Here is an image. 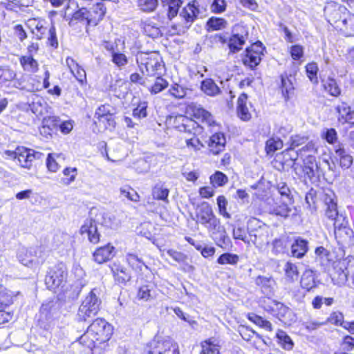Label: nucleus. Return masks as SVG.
I'll use <instances>...</instances> for the list:
<instances>
[{
  "instance_id": "1",
  "label": "nucleus",
  "mask_w": 354,
  "mask_h": 354,
  "mask_svg": "<svg viewBox=\"0 0 354 354\" xmlns=\"http://www.w3.org/2000/svg\"><path fill=\"white\" fill-rule=\"evenodd\" d=\"M111 326L103 319H96L80 337V343L91 351L107 342L111 335Z\"/></svg>"
},
{
  "instance_id": "2",
  "label": "nucleus",
  "mask_w": 354,
  "mask_h": 354,
  "mask_svg": "<svg viewBox=\"0 0 354 354\" xmlns=\"http://www.w3.org/2000/svg\"><path fill=\"white\" fill-rule=\"evenodd\" d=\"M175 124L176 128L179 131L187 134V136L184 138L187 147L199 150L203 147V144L196 136V133L200 131V126L196 121L180 115L176 118Z\"/></svg>"
},
{
  "instance_id": "3",
  "label": "nucleus",
  "mask_w": 354,
  "mask_h": 354,
  "mask_svg": "<svg viewBox=\"0 0 354 354\" xmlns=\"http://www.w3.org/2000/svg\"><path fill=\"white\" fill-rule=\"evenodd\" d=\"M159 55L155 52L138 53L136 55V62L140 70L143 74L153 76L158 73L162 68Z\"/></svg>"
},
{
  "instance_id": "4",
  "label": "nucleus",
  "mask_w": 354,
  "mask_h": 354,
  "mask_svg": "<svg viewBox=\"0 0 354 354\" xmlns=\"http://www.w3.org/2000/svg\"><path fill=\"white\" fill-rule=\"evenodd\" d=\"M93 289L88 295L82 301L77 312V318L80 321H86L89 318L95 316L101 304V300L99 299Z\"/></svg>"
},
{
  "instance_id": "5",
  "label": "nucleus",
  "mask_w": 354,
  "mask_h": 354,
  "mask_svg": "<svg viewBox=\"0 0 354 354\" xmlns=\"http://www.w3.org/2000/svg\"><path fill=\"white\" fill-rule=\"evenodd\" d=\"M67 270L64 263H58L51 268L45 277V284L49 290L63 287L67 279Z\"/></svg>"
},
{
  "instance_id": "6",
  "label": "nucleus",
  "mask_w": 354,
  "mask_h": 354,
  "mask_svg": "<svg viewBox=\"0 0 354 354\" xmlns=\"http://www.w3.org/2000/svg\"><path fill=\"white\" fill-rule=\"evenodd\" d=\"M248 39V30L246 26L242 24H236L234 26L227 43L230 52L236 53L240 51Z\"/></svg>"
},
{
  "instance_id": "7",
  "label": "nucleus",
  "mask_w": 354,
  "mask_h": 354,
  "mask_svg": "<svg viewBox=\"0 0 354 354\" xmlns=\"http://www.w3.org/2000/svg\"><path fill=\"white\" fill-rule=\"evenodd\" d=\"M145 354H180L178 348L171 339H155L147 347Z\"/></svg>"
},
{
  "instance_id": "8",
  "label": "nucleus",
  "mask_w": 354,
  "mask_h": 354,
  "mask_svg": "<svg viewBox=\"0 0 354 354\" xmlns=\"http://www.w3.org/2000/svg\"><path fill=\"white\" fill-rule=\"evenodd\" d=\"M333 225L335 237L339 245L345 246L353 243V231L348 225L345 217H339Z\"/></svg>"
},
{
  "instance_id": "9",
  "label": "nucleus",
  "mask_w": 354,
  "mask_h": 354,
  "mask_svg": "<svg viewBox=\"0 0 354 354\" xmlns=\"http://www.w3.org/2000/svg\"><path fill=\"white\" fill-rule=\"evenodd\" d=\"M349 12L344 6L337 3H328L324 8V14L327 21L335 29L337 28L338 23L342 22L345 17L346 13Z\"/></svg>"
},
{
  "instance_id": "10",
  "label": "nucleus",
  "mask_w": 354,
  "mask_h": 354,
  "mask_svg": "<svg viewBox=\"0 0 354 354\" xmlns=\"http://www.w3.org/2000/svg\"><path fill=\"white\" fill-rule=\"evenodd\" d=\"M162 9L158 13V17L162 24L167 23L175 17L179 11L182 4L181 0H160Z\"/></svg>"
},
{
  "instance_id": "11",
  "label": "nucleus",
  "mask_w": 354,
  "mask_h": 354,
  "mask_svg": "<svg viewBox=\"0 0 354 354\" xmlns=\"http://www.w3.org/2000/svg\"><path fill=\"white\" fill-rule=\"evenodd\" d=\"M263 50V44L261 42L252 44L250 48L246 49L245 55L243 59V64L251 68L257 66L261 60Z\"/></svg>"
},
{
  "instance_id": "12",
  "label": "nucleus",
  "mask_w": 354,
  "mask_h": 354,
  "mask_svg": "<svg viewBox=\"0 0 354 354\" xmlns=\"http://www.w3.org/2000/svg\"><path fill=\"white\" fill-rule=\"evenodd\" d=\"M273 203L269 202V212L270 214L281 218H287L292 211V201L288 202L284 199H272Z\"/></svg>"
},
{
  "instance_id": "13",
  "label": "nucleus",
  "mask_w": 354,
  "mask_h": 354,
  "mask_svg": "<svg viewBox=\"0 0 354 354\" xmlns=\"http://www.w3.org/2000/svg\"><path fill=\"white\" fill-rule=\"evenodd\" d=\"M200 10L195 1L189 2L179 12V17L182 19L183 24L189 27L198 18Z\"/></svg>"
},
{
  "instance_id": "14",
  "label": "nucleus",
  "mask_w": 354,
  "mask_h": 354,
  "mask_svg": "<svg viewBox=\"0 0 354 354\" xmlns=\"http://www.w3.org/2000/svg\"><path fill=\"white\" fill-rule=\"evenodd\" d=\"M32 255L30 260H22V264L25 266L36 268L44 263L46 258V251L44 246L31 248Z\"/></svg>"
},
{
  "instance_id": "15",
  "label": "nucleus",
  "mask_w": 354,
  "mask_h": 354,
  "mask_svg": "<svg viewBox=\"0 0 354 354\" xmlns=\"http://www.w3.org/2000/svg\"><path fill=\"white\" fill-rule=\"evenodd\" d=\"M15 160L19 163V165L24 168L29 169L32 161L36 158H39L41 153L39 152H35L32 149H23L22 150H18L15 152Z\"/></svg>"
},
{
  "instance_id": "16",
  "label": "nucleus",
  "mask_w": 354,
  "mask_h": 354,
  "mask_svg": "<svg viewBox=\"0 0 354 354\" xmlns=\"http://www.w3.org/2000/svg\"><path fill=\"white\" fill-rule=\"evenodd\" d=\"M212 231L209 234L216 245L223 249H227L231 245V240L226 230L221 224Z\"/></svg>"
},
{
  "instance_id": "17",
  "label": "nucleus",
  "mask_w": 354,
  "mask_h": 354,
  "mask_svg": "<svg viewBox=\"0 0 354 354\" xmlns=\"http://www.w3.org/2000/svg\"><path fill=\"white\" fill-rule=\"evenodd\" d=\"M81 234H86L88 239L92 243H97L100 241L96 223L93 219H87L80 228Z\"/></svg>"
},
{
  "instance_id": "18",
  "label": "nucleus",
  "mask_w": 354,
  "mask_h": 354,
  "mask_svg": "<svg viewBox=\"0 0 354 354\" xmlns=\"http://www.w3.org/2000/svg\"><path fill=\"white\" fill-rule=\"evenodd\" d=\"M336 30L346 37H354V15L346 12L342 22L338 23Z\"/></svg>"
},
{
  "instance_id": "19",
  "label": "nucleus",
  "mask_w": 354,
  "mask_h": 354,
  "mask_svg": "<svg viewBox=\"0 0 354 354\" xmlns=\"http://www.w3.org/2000/svg\"><path fill=\"white\" fill-rule=\"evenodd\" d=\"M113 109L109 104L101 105L95 111V117L99 122L106 121L109 127H114L115 121L113 118Z\"/></svg>"
},
{
  "instance_id": "20",
  "label": "nucleus",
  "mask_w": 354,
  "mask_h": 354,
  "mask_svg": "<svg viewBox=\"0 0 354 354\" xmlns=\"http://www.w3.org/2000/svg\"><path fill=\"white\" fill-rule=\"evenodd\" d=\"M88 13L89 25L96 26L104 17L106 13V8L104 7V3H97L93 5L92 8L88 10Z\"/></svg>"
},
{
  "instance_id": "21",
  "label": "nucleus",
  "mask_w": 354,
  "mask_h": 354,
  "mask_svg": "<svg viewBox=\"0 0 354 354\" xmlns=\"http://www.w3.org/2000/svg\"><path fill=\"white\" fill-rule=\"evenodd\" d=\"M114 247L107 244L97 249L93 253V259L98 263H102L113 258L115 255Z\"/></svg>"
},
{
  "instance_id": "22",
  "label": "nucleus",
  "mask_w": 354,
  "mask_h": 354,
  "mask_svg": "<svg viewBox=\"0 0 354 354\" xmlns=\"http://www.w3.org/2000/svg\"><path fill=\"white\" fill-rule=\"evenodd\" d=\"M226 140L223 133L213 134L209 141V148L213 154H218L222 151L225 146Z\"/></svg>"
},
{
  "instance_id": "23",
  "label": "nucleus",
  "mask_w": 354,
  "mask_h": 354,
  "mask_svg": "<svg viewBox=\"0 0 354 354\" xmlns=\"http://www.w3.org/2000/svg\"><path fill=\"white\" fill-rule=\"evenodd\" d=\"M66 64L73 75L78 82L82 84L86 79L84 69L70 57L66 59Z\"/></svg>"
},
{
  "instance_id": "24",
  "label": "nucleus",
  "mask_w": 354,
  "mask_h": 354,
  "mask_svg": "<svg viewBox=\"0 0 354 354\" xmlns=\"http://www.w3.org/2000/svg\"><path fill=\"white\" fill-rule=\"evenodd\" d=\"M303 172L304 173V175L308 178L312 179L315 176L316 171L319 169V166L316 161L315 156L306 155V157L303 158Z\"/></svg>"
},
{
  "instance_id": "25",
  "label": "nucleus",
  "mask_w": 354,
  "mask_h": 354,
  "mask_svg": "<svg viewBox=\"0 0 354 354\" xmlns=\"http://www.w3.org/2000/svg\"><path fill=\"white\" fill-rule=\"evenodd\" d=\"M214 215L212 207L207 202H203L196 209V222L202 225L205 221L208 220Z\"/></svg>"
},
{
  "instance_id": "26",
  "label": "nucleus",
  "mask_w": 354,
  "mask_h": 354,
  "mask_svg": "<svg viewBox=\"0 0 354 354\" xmlns=\"http://www.w3.org/2000/svg\"><path fill=\"white\" fill-rule=\"evenodd\" d=\"M248 105V95L243 93L240 95L237 101V114L239 117L245 121L251 118V113Z\"/></svg>"
},
{
  "instance_id": "27",
  "label": "nucleus",
  "mask_w": 354,
  "mask_h": 354,
  "mask_svg": "<svg viewBox=\"0 0 354 354\" xmlns=\"http://www.w3.org/2000/svg\"><path fill=\"white\" fill-rule=\"evenodd\" d=\"M193 115L195 118L198 119L203 124V126L201 127V129H203L204 126L212 127L215 124L211 113L202 107L195 108L193 110Z\"/></svg>"
},
{
  "instance_id": "28",
  "label": "nucleus",
  "mask_w": 354,
  "mask_h": 354,
  "mask_svg": "<svg viewBox=\"0 0 354 354\" xmlns=\"http://www.w3.org/2000/svg\"><path fill=\"white\" fill-rule=\"evenodd\" d=\"M308 242L301 238H297L291 245V256L297 259L302 258L308 252Z\"/></svg>"
},
{
  "instance_id": "29",
  "label": "nucleus",
  "mask_w": 354,
  "mask_h": 354,
  "mask_svg": "<svg viewBox=\"0 0 354 354\" xmlns=\"http://www.w3.org/2000/svg\"><path fill=\"white\" fill-rule=\"evenodd\" d=\"M115 281L119 283L125 284L131 279V274L123 266L114 263L111 268Z\"/></svg>"
},
{
  "instance_id": "30",
  "label": "nucleus",
  "mask_w": 354,
  "mask_h": 354,
  "mask_svg": "<svg viewBox=\"0 0 354 354\" xmlns=\"http://www.w3.org/2000/svg\"><path fill=\"white\" fill-rule=\"evenodd\" d=\"M72 237L70 234L64 232L57 233L53 238V243L57 249L68 250L71 245Z\"/></svg>"
},
{
  "instance_id": "31",
  "label": "nucleus",
  "mask_w": 354,
  "mask_h": 354,
  "mask_svg": "<svg viewBox=\"0 0 354 354\" xmlns=\"http://www.w3.org/2000/svg\"><path fill=\"white\" fill-rule=\"evenodd\" d=\"M335 154L339 159V165L342 168L348 169L351 166L353 158L341 145L335 149Z\"/></svg>"
},
{
  "instance_id": "32",
  "label": "nucleus",
  "mask_w": 354,
  "mask_h": 354,
  "mask_svg": "<svg viewBox=\"0 0 354 354\" xmlns=\"http://www.w3.org/2000/svg\"><path fill=\"white\" fill-rule=\"evenodd\" d=\"M142 29L145 35L153 38H157L162 35L160 24L151 19L146 20L142 23Z\"/></svg>"
},
{
  "instance_id": "33",
  "label": "nucleus",
  "mask_w": 354,
  "mask_h": 354,
  "mask_svg": "<svg viewBox=\"0 0 354 354\" xmlns=\"http://www.w3.org/2000/svg\"><path fill=\"white\" fill-rule=\"evenodd\" d=\"M315 253L316 261L324 267L328 266L333 261L331 253L323 246L317 248Z\"/></svg>"
},
{
  "instance_id": "34",
  "label": "nucleus",
  "mask_w": 354,
  "mask_h": 354,
  "mask_svg": "<svg viewBox=\"0 0 354 354\" xmlns=\"http://www.w3.org/2000/svg\"><path fill=\"white\" fill-rule=\"evenodd\" d=\"M201 351L200 354H220V345L214 339H209L201 343Z\"/></svg>"
},
{
  "instance_id": "35",
  "label": "nucleus",
  "mask_w": 354,
  "mask_h": 354,
  "mask_svg": "<svg viewBox=\"0 0 354 354\" xmlns=\"http://www.w3.org/2000/svg\"><path fill=\"white\" fill-rule=\"evenodd\" d=\"M285 272V279L288 282H294L297 280L299 277V270L296 264L288 261L283 267Z\"/></svg>"
},
{
  "instance_id": "36",
  "label": "nucleus",
  "mask_w": 354,
  "mask_h": 354,
  "mask_svg": "<svg viewBox=\"0 0 354 354\" xmlns=\"http://www.w3.org/2000/svg\"><path fill=\"white\" fill-rule=\"evenodd\" d=\"M23 69L26 71L35 73L38 69V63L31 55H24L19 59Z\"/></svg>"
},
{
  "instance_id": "37",
  "label": "nucleus",
  "mask_w": 354,
  "mask_h": 354,
  "mask_svg": "<svg viewBox=\"0 0 354 354\" xmlns=\"http://www.w3.org/2000/svg\"><path fill=\"white\" fill-rule=\"evenodd\" d=\"M227 26V22L225 19L216 17H210L206 23L207 30L208 32L223 30L225 29Z\"/></svg>"
},
{
  "instance_id": "38",
  "label": "nucleus",
  "mask_w": 354,
  "mask_h": 354,
  "mask_svg": "<svg viewBox=\"0 0 354 354\" xmlns=\"http://www.w3.org/2000/svg\"><path fill=\"white\" fill-rule=\"evenodd\" d=\"M300 283L301 286L308 291L315 288L316 283L313 272L310 270H306L301 276Z\"/></svg>"
},
{
  "instance_id": "39",
  "label": "nucleus",
  "mask_w": 354,
  "mask_h": 354,
  "mask_svg": "<svg viewBox=\"0 0 354 354\" xmlns=\"http://www.w3.org/2000/svg\"><path fill=\"white\" fill-rule=\"evenodd\" d=\"M201 90L207 95L214 96L220 93V88L212 79H205L201 82Z\"/></svg>"
},
{
  "instance_id": "40",
  "label": "nucleus",
  "mask_w": 354,
  "mask_h": 354,
  "mask_svg": "<svg viewBox=\"0 0 354 354\" xmlns=\"http://www.w3.org/2000/svg\"><path fill=\"white\" fill-rule=\"evenodd\" d=\"M323 86L324 90L332 96L337 97L341 94V88L334 78L328 77L323 81Z\"/></svg>"
},
{
  "instance_id": "41",
  "label": "nucleus",
  "mask_w": 354,
  "mask_h": 354,
  "mask_svg": "<svg viewBox=\"0 0 354 354\" xmlns=\"http://www.w3.org/2000/svg\"><path fill=\"white\" fill-rule=\"evenodd\" d=\"M276 337L278 339V343L285 350L290 351L292 349L294 343L289 335H287L283 330H279L277 333Z\"/></svg>"
},
{
  "instance_id": "42",
  "label": "nucleus",
  "mask_w": 354,
  "mask_h": 354,
  "mask_svg": "<svg viewBox=\"0 0 354 354\" xmlns=\"http://www.w3.org/2000/svg\"><path fill=\"white\" fill-rule=\"evenodd\" d=\"M125 258L129 266L136 272L141 271L145 266L143 261L133 253H127Z\"/></svg>"
},
{
  "instance_id": "43",
  "label": "nucleus",
  "mask_w": 354,
  "mask_h": 354,
  "mask_svg": "<svg viewBox=\"0 0 354 354\" xmlns=\"http://www.w3.org/2000/svg\"><path fill=\"white\" fill-rule=\"evenodd\" d=\"M248 318L250 321L266 330L271 331L272 330V324L269 321L254 313H249Z\"/></svg>"
},
{
  "instance_id": "44",
  "label": "nucleus",
  "mask_w": 354,
  "mask_h": 354,
  "mask_svg": "<svg viewBox=\"0 0 354 354\" xmlns=\"http://www.w3.org/2000/svg\"><path fill=\"white\" fill-rule=\"evenodd\" d=\"M317 153V149L315 147V145L313 142H308L306 144L305 146L299 149L296 153L297 157L300 156L304 158L306 157V155L315 156Z\"/></svg>"
},
{
  "instance_id": "45",
  "label": "nucleus",
  "mask_w": 354,
  "mask_h": 354,
  "mask_svg": "<svg viewBox=\"0 0 354 354\" xmlns=\"http://www.w3.org/2000/svg\"><path fill=\"white\" fill-rule=\"evenodd\" d=\"M12 303V296L6 289L0 288V312L5 310Z\"/></svg>"
},
{
  "instance_id": "46",
  "label": "nucleus",
  "mask_w": 354,
  "mask_h": 354,
  "mask_svg": "<svg viewBox=\"0 0 354 354\" xmlns=\"http://www.w3.org/2000/svg\"><path fill=\"white\" fill-rule=\"evenodd\" d=\"M287 248V241L285 239H276L272 243V252L274 255L284 254Z\"/></svg>"
},
{
  "instance_id": "47",
  "label": "nucleus",
  "mask_w": 354,
  "mask_h": 354,
  "mask_svg": "<svg viewBox=\"0 0 354 354\" xmlns=\"http://www.w3.org/2000/svg\"><path fill=\"white\" fill-rule=\"evenodd\" d=\"M239 260V257L237 254L232 253H223L218 259L217 263L220 265H236Z\"/></svg>"
},
{
  "instance_id": "48",
  "label": "nucleus",
  "mask_w": 354,
  "mask_h": 354,
  "mask_svg": "<svg viewBox=\"0 0 354 354\" xmlns=\"http://www.w3.org/2000/svg\"><path fill=\"white\" fill-rule=\"evenodd\" d=\"M88 9L85 8H82L75 12L73 13L71 21H69V25L73 26L74 24V21H86V24L89 25V18L88 15Z\"/></svg>"
},
{
  "instance_id": "49",
  "label": "nucleus",
  "mask_w": 354,
  "mask_h": 354,
  "mask_svg": "<svg viewBox=\"0 0 354 354\" xmlns=\"http://www.w3.org/2000/svg\"><path fill=\"white\" fill-rule=\"evenodd\" d=\"M283 147V142L278 138L268 139L266 143V151L268 154L274 153Z\"/></svg>"
},
{
  "instance_id": "50",
  "label": "nucleus",
  "mask_w": 354,
  "mask_h": 354,
  "mask_svg": "<svg viewBox=\"0 0 354 354\" xmlns=\"http://www.w3.org/2000/svg\"><path fill=\"white\" fill-rule=\"evenodd\" d=\"M120 197H124L131 201H138L139 195L137 192L129 186H124L120 188Z\"/></svg>"
},
{
  "instance_id": "51",
  "label": "nucleus",
  "mask_w": 354,
  "mask_h": 354,
  "mask_svg": "<svg viewBox=\"0 0 354 354\" xmlns=\"http://www.w3.org/2000/svg\"><path fill=\"white\" fill-rule=\"evenodd\" d=\"M227 177L221 171H216L211 176L210 181L213 187H221L227 183Z\"/></svg>"
},
{
  "instance_id": "52",
  "label": "nucleus",
  "mask_w": 354,
  "mask_h": 354,
  "mask_svg": "<svg viewBox=\"0 0 354 354\" xmlns=\"http://www.w3.org/2000/svg\"><path fill=\"white\" fill-rule=\"evenodd\" d=\"M169 189L162 185H156L152 191L153 198L157 200L167 201L169 195Z\"/></svg>"
},
{
  "instance_id": "53",
  "label": "nucleus",
  "mask_w": 354,
  "mask_h": 354,
  "mask_svg": "<svg viewBox=\"0 0 354 354\" xmlns=\"http://www.w3.org/2000/svg\"><path fill=\"white\" fill-rule=\"evenodd\" d=\"M277 189L279 194L281 195V199H284L290 203L292 197L290 196V189L287 184L284 182H279L277 184Z\"/></svg>"
},
{
  "instance_id": "54",
  "label": "nucleus",
  "mask_w": 354,
  "mask_h": 354,
  "mask_svg": "<svg viewBox=\"0 0 354 354\" xmlns=\"http://www.w3.org/2000/svg\"><path fill=\"white\" fill-rule=\"evenodd\" d=\"M46 37H47V44L50 46L57 48L58 46V41L57 38L56 30L53 24H51L49 26Z\"/></svg>"
},
{
  "instance_id": "55",
  "label": "nucleus",
  "mask_w": 354,
  "mask_h": 354,
  "mask_svg": "<svg viewBox=\"0 0 354 354\" xmlns=\"http://www.w3.org/2000/svg\"><path fill=\"white\" fill-rule=\"evenodd\" d=\"M169 93L176 99H182L186 95L187 89L178 84H175L171 86Z\"/></svg>"
},
{
  "instance_id": "56",
  "label": "nucleus",
  "mask_w": 354,
  "mask_h": 354,
  "mask_svg": "<svg viewBox=\"0 0 354 354\" xmlns=\"http://www.w3.org/2000/svg\"><path fill=\"white\" fill-rule=\"evenodd\" d=\"M168 86V82L166 80L163 79L161 77H158L154 82V84L151 86L150 88V92L152 94H157L167 88Z\"/></svg>"
},
{
  "instance_id": "57",
  "label": "nucleus",
  "mask_w": 354,
  "mask_h": 354,
  "mask_svg": "<svg viewBox=\"0 0 354 354\" xmlns=\"http://www.w3.org/2000/svg\"><path fill=\"white\" fill-rule=\"evenodd\" d=\"M147 102L145 101L140 102L137 106L133 110V117L138 119L145 118L147 115Z\"/></svg>"
},
{
  "instance_id": "58",
  "label": "nucleus",
  "mask_w": 354,
  "mask_h": 354,
  "mask_svg": "<svg viewBox=\"0 0 354 354\" xmlns=\"http://www.w3.org/2000/svg\"><path fill=\"white\" fill-rule=\"evenodd\" d=\"M151 291L152 288L149 285L142 286L139 288L137 297L140 300L149 301L153 298Z\"/></svg>"
},
{
  "instance_id": "59",
  "label": "nucleus",
  "mask_w": 354,
  "mask_h": 354,
  "mask_svg": "<svg viewBox=\"0 0 354 354\" xmlns=\"http://www.w3.org/2000/svg\"><path fill=\"white\" fill-rule=\"evenodd\" d=\"M308 137L300 135L292 136L290 138V147L287 149V152L293 150L295 148L302 145L308 141Z\"/></svg>"
},
{
  "instance_id": "60",
  "label": "nucleus",
  "mask_w": 354,
  "mask_h": 354,
  "mask_svg": "<svg viewBox=\"0 0 354 354\" xmlns=\"http://www.w3.org/2000/svg\"><path fill=\"white\" fill-rule=\"evenodd\" d=\"M158 1V0H138V6L145 12H151L156 8Z\"/></svg>"
},
{
  "instance_id": "61",
  "label": "nucleus",
  "mask_w": 354,
  "mask_h": 354,
  "mask_svg": "<svg viewBox=\"0 0 354 354\" xmlns=\"http://www.w3.org/2000/svg\"><path fill=\"white\" fill-rule=\"evenodd\" d=\"M63 174L66 176L63 181L68 185L75 180L77 170L75 167H66L63 170Z\"/></svg>"
},
{
  "instance_id": "62",
  "label": "nucleus",
  "mask_w": 354,
  "mask_h": 354,
  "mask_svg": "<svg viewBox=\"0 0 354 354\" xmlns=\"http://www.w3.org/2000/svg\"><path fill=\"white\" fill-rule=\"evenodd\" d=\"M219 225H221L220 219L218 218L215 214L208 220L205 221V223L202 224V225L207 229L209 234L215 230L216 227H218V226Z\"/></svg>"
},
{
  "instance_id": "63",
  "label": "nucleus",
  "mask_w": 354,
  "mask_h": 354,
  "mask_svg": "<svg viewBox=\"0 0 354 354\" xmlns=\"http://www.w3.org/2000/svg\"><path fill=\"white\" fill-rule=\"evenodd\" d=\"M111 61L118 67H122L128 63L127 56L121 53L116 52L111 55Z\"/></svg>"
},
{
  "instance_id": "64",
  "label": "nucleus",
  "mask_w": 354,
  "mask_h": 354,
  "mask_svg": "<svg viewBox=\"0 0 354 354\" xmlns=\"http://www.w3.org/2000/svg\"><path fill=\"white\" fill-rule=\"evenodd\" d=\"M322 137L329 144H334L337 140V133L333 128L326 129L323 132Z\"/></svg>"
}]
</instances>
